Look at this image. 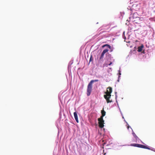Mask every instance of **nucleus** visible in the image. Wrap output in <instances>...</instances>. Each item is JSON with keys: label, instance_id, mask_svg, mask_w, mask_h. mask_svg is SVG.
Returning <instances> with one entry per match:
<instances>
[{"label": "nucleus", "instance_id": "nucleus-1", "mask_svg": "<svg viewBox=\"0 0 155 155\" xmlns=\"http://www.w3.org/2000/svg\"><path fill=\"white\" fill-rule=\"evenodd\" d=\"M107 89H109V91H108V90H107V92H105V93L106 94H105L104 96V98L106 100V101L107 103H111L112 102V100H110L111 97V93L112 92V88L111 87H109L107 88Z\"/></svg>", "mask_w": 155, "mask_h": 155}, {"label": "nucleus", "instance_id": "nucleus-2", "mask_svg": "<svg viewBox=\"0 0 155 155\" xmlns=\"http://www.w3.org/2000/svg\"><path fill=\"white\" fill-rule=\"evenodd\" d=\"M99 80L98 79L92 80H91L90 82L89 83L87 89V95L89 96L90 95L92 90V84L95 82H98Z\"/></svg>", "mask_w": 155, "mask_h": 155}, {"label": "nucleus", "instance_id": "nucleus-3", "mask_svg": "<svg viewBox=\"0 0 155 155\" xmlns=\"http://www.w3.org/2000/svg\"><path fill=\"white\" fill-rule=\"evenodd\" d=\"M138 15L136 12H135L133 14L131 13L130 15L129 20L127 19V21H128L129 22L130 21L133 22L136 20H139L140 18L138 16Z\"/></svg>", "mask_w": 155, "mask_h": 155}, {"label": "nucleus", "instance_id": "nucleus-4", "mask_svg": "<svg viewBox=\"0 0 155 155\" xmlns=\"http://www.w3.org/2000/svg\"><path fill=\"white\" fill-rule=\"evenodd\" d=\"M144 46L143 44H141L140 45L137 47H135L134 48V51H137L138 52H141L143 54L145 53L144 51L143 50L144 48Z\"/></svg>", "mask_w": 155, "mask_h": 155}, {"label": "nucleus", "instance_id": "nucleus-5", "mask_svg": "<svg viewBox=\"0 0 155 155\" xmlns=\"http://www.w3.org/2000/svg\"><path fill=\"white\" fill-rule=\"evenodd\" d=\"M106 59L109 61H114V60L113 57H112L111 55L109 54L108 53L106 54Z\"/></svg>", "mask_w": 155, "mask_h": 155}, {"label": "nucleus", "instance_id": "nucleus-6", "mask_svg": "<svg viewBox=\"0 0 155 155\" xmlns=\"http://www.w3.org/2000/svg\"><path fill=\"white\" fill-rule=\"evenodd\" d=\"M104 55V54L102 53L99 59H98V57H97V58L98 59L99 63L102 64L103 63L104 61L103 58Z\"/></svg>", "mask_w": 155, "mask_h": 155}, {"label": "nucleus", "instance_id": "nucleus-7", "mask_svg": "<svg viewBox=\"0 0 155 155\" xmlns=\"http://www.w3.org/2000/svg\"><path fill=\"white\" fill-rule=\"evenodd\" d=\"M99 121V126L100 128H102L104 126V120H103V118H102L101 120H100L99 119H98Z\"/></svg>", "mask_w": 155, "mask_h": 155}, {"label": "nucleus", "instance_id": "nucleus-8", "mask_svg": "<svg viewBox=\"0 0 155 155\" xmlns=\"http://www.w3.org/2000/svg\"><path fill=\"white\" fill-rule=\"evenodd\" d=\"M134 138H135V140H134V141L136 143H140V142L141 143H142L144 144V143H143L139 138L136 135V136H134Z\"/></svg>", "mask_w": 155, "mask_h": 155}, {"label": "nucleus", "instance_id": "nucleus-9", "mask_svg": "<svg viewBox=\"0 0 155 155\" xmlns=\"http://www.w3.org/2000/svg\"><path fill=\"white\" fill-rule=\"evenodd\" d=\"M74 119L77 123L79 122L78 120V116L76 112H75L74 113Z\"/></svg>", "mask_w": 155, "mask_h": 155}, {"label": "nucleus", "instance_id": "nucleus-10", "mask_svg": "<svg viewBox=\"0 0 155 155\" xmlns=\"http://www.w3.org/2000/svg\"><path fill=\"white\" fill-rule=\"evenodd\" d=\"M120 69L118 71V73L117 74L118 75V79L117 80V81L118 82H119L120 80V78L121 77V71L120 70Z\"/></svg>", "mask_w": 155, "mask_h": 155}, {"label": "nucleus", "instance_id": "nucleus-11", "mask_svg": "<svg viewBox=\"0 0 155 155\" xmlns=\"http://www.w3.org/2000/svg\"><path fill=\"white\" fill-rule=\"evenodd\" d=\"M106 143L107 144L106 146H113L114 145L112 141L111 140L107 142Z\"/></svg>", "mask_w": 155, "mask_h": 155}, {"label": "nucleus", "instance_id": "nucleus-12", "mask_svg": "<svg viewBox=\"0 0 155 155\" xmlns=\"http://www.w3.org/2000/svg\"><path fill=\"white\" fill-rule=\"evenodd\" d=\"M141 145V144H140L137 143H131L130 144L131 146L137 147L139 148H140Z\"/></svg>", "mask_w": 155, "mask_h": 155}, {"label": "nucleus", "instance_id": "nucleus-13", "mask_svg": "<svg viewBox=\"0 0 155 155\" xmlns=\"http://www.w3.org/2000/svg\"><path fill=\"white\" fill-rule=\"evenodd\" d=\"M140 148H144V149H147L148 150L150 149V147H149L147 145H142V144H141V145Z\"/></svg>", "mask_w": 155, "mask_h": 155}, {"label": "nucleus", "instance_id": "nucleus-14", "mask_svg": "<svg viewBox=\"0 0 155 155\" xmlns=\"http://www.w3.org/2000/svg\"><path fill=\"white\" fill-rule=\"evenodd\" d=\"M101 113L102 116V118H103V117L105 115L106 112L104 110H103L101 111Z\"/></svg>", "mask_w": 155, "mask_h": 155}, {"label": "nucleus", "instance_id": "nucleus-15", "mask_svg": "<svg viewBox=\"0 0 155 155\" xmlns=\"http://www.w3.org/2000/svg\"><path fill=\"white\" fill-rule=\"evenodd\" d=\"M105 47H106L107 48H109L110 49H111V46H110L108 45V44H105L103 45L102 46V47L103 48H104Z\"/></svg>", "mask_w": 155, "mask_h": 155}, {"label": "nucleus", "instance_id": "nucleus-16", "mask_svg": "<svg viewBox=\"0 0 155 155\" xmlns=\"http://www.w3.org/2000/svg\"><path fill=\"white\" fill-rule=\"evenodd\" d=\"M129 27L128 28V30L129 31H131L132 30L133 28L132 27V25H131L130 24L128 25Z\"/></svg>", "mask_w": 155, "mask_h": 155}, {"label": "nucleus", "instance_id": "nucleus-17", "mask_svg": "<svg viewBox=\"0 0 155 155\" xmlns=\"http://www.w3.org/2000/svg\"><path fill=\"white\" fill-rule=\"evenodd\" d=\"M108 51V49L107 48H106V49H104L103 51H102V53L105 54L106 52H107Z\"/></svg>", "mask_w": 155, "mask_h": 155}, {"label": "nucleus", "instance_id": "nucleus-18", "mask_svg": "<svg viewBox=\"0 0 155 155\" xmlns=\"http://www.w3.org/2000/svg\"><path fill=\"white\" fill-rule=\"evenodd\" d=\"M110 61V63L108 64H107V63H106V66H108V65H111L112 64V63L113 62H114V61Z\"/></svg>", "mask_w": 155, "mask_h": 155}, {"label": "nucleus", "instance_id": "nucleus-19", "mask_svg": "<svg viewBox=\"0 0 155 155\" xmlns=\"http://www.w3.org/2000/svg\"><path fill=\"white\" fill-rule=\"evenodd\" d=\"M117 92H115V99L116 100V102L117 103V104L118 103V102H117Z\"/></svg>", "mask_w": 155, "mask_h": 155}, {"label": "nucleus", "instance_id": "nucleus-20", "mask_svg": "<svg viewBox=\"0 0 155 155\" xmlns=\"http://www.w3.org/2000/svg\"><path fill=\"white\" fill-rule=\"evenodd\" d=\"M124 33H125L124 31L123 32V38L124 40H126V37L125 36Z\"/></svg>", "mask_w": 155, "mask_h": 155}, {"label": "nucleus", "instance_id": "nucleus-21", "mask_svg": "<svg viewBox=\"0 0 155 155\" xmlns=\"http://www.w3.org/2000/svg\"><path fill=\"white\" fill-rule=\"evenodd\" d=\"M93 60V59L92 56V55H91V56L90 57L89 61V63L90 62H91V61H92Z\"/></svg>", "mask_w": 155, "mask_h": 155}, {"label": "nucleus", "instance_id": "nucleus-22", "mask_svg": "<svg viewBox=\"0 0 155 155\" xmlns=\"http://www.w3.org/2000/svg\"><path fill=\"white\" fill-rule=\"evenodd\" d=\"M117 106H118V107L119 109V110H120V113L121 114V115H122V116H123V114H122V112H121V111L120 110V107H119V105H118V103H117Z\"/></svg>", "mask_w": 155, "mask_h": 155}, {"label": "nucleus", "instance_id": "nucleus-23", "mask_svg": "<svg viewBox=\"0 0 155 155\" xmlns=\"http://www.w3.org/2000/svg\"><path fill=\"white\" fill-rule=\"evenodd\" d=\"M132 135H133V136H134H134H135L136 135L135 134L134 132V131L133 130H132Z\"/></svg>", "mask_w": 155, "mask_h": 155}, {"label": "nucleus", "instance_id": "nucleus-24", "mask_svg": "<svg viewBox=\"0 0 155 155\" xmlns=\"http://www.w3.org/2000/svg\"><path fill=\"white\" fill-rule=\"evenodd\" d=\"M127 129L128 130H129V128H130V129H131V130H132V128H131L130 126L129 125H127Z\"/></svg>", "mask_w": 155, "mask_h": 155}, {"label": "nucleus", "instance_id": "nucleus-25", "mask_svg": "<svg viewBox=\"0 0 155 155\" xmlns=\"http://www.w3.org/2000/svg\"><path fill=\"white\" fill-rule=\"evenodd\" d=\"M150 150H151L155 152V149H154L153 148L150 147Z\"/></svg>", "mask_w": 155, "mask_h": 155}, {"label": "nucleus", "instance_id": "nucleus-26", "mask_svg": "<svg viewBox=\"0 0 155 155\" xmlns=\"http://www.w3.org/2000/svg\"><path fill=\"white\" fill-rule=\"evenodd\" d=\"M124 121L126 122V125L127 126V125H128V123L125 121V120H124Z\"/></svg>", "mask_w": 155, "mask_h": 155}, {"label": "nucleus", "instance_id": "nucleus-27", "mask_svg": "<svg viewBox=\"0 0 155 155\" xmlns=\"http://www.w3.org/2000/svg\"><path fill=\"white\" fill-rule=\"evenodd\" d=\"M72 62L71 63H69V64H68V67L69 66H71V65L72 64Z\"/></svg>", "mask_w": 155, "mask_h": 155}, {"label": "nucleus", "instance_id": "nucleus-28", "mask_svg": "<svg viewBox=\"0 0 155 155\" xmlns=\"http://www.w3.org/2000/svg\"><path fill=\"white\" fill-rule=\"evenodd\" d=\"M122 116V118H123V119H124V116H123H123ZM124 120H125V119H124Z\"/></svg>", "mask_w": 155, "mask_h": 155}, {"label": "nucleus", "instance_id": "nucleus-29", "mask_svg": "<svg viewBox=\"0 0 155 155\" xmlns=\"http://www.w3.org/2000/svg\"><path fill=\"white\" fill-rule=\"evenodd\" d=\"M110 69H111V68H110Z\"/></svg>", "mask_w": 155, "mask_h": 155}]
</instances>
